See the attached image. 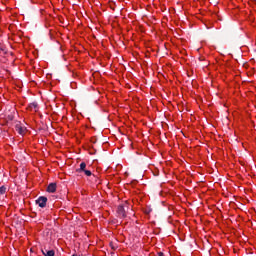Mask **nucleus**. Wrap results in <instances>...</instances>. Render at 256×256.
Returning <instances> with one entry per match:
<instances>
[{
    "label": "nucleus",
    "instance_id": "nucleus-1",
    "mask_svg": "<svg viewBox=\"0 0 256 256\" xmlns=\"http://www.w3.org/2000/svg\"><path fill=\"white\" fill-rule=\"evenodd\" d=\"M36 204L39 205L42 209L44 207H46L47 205V197L45 196H40L37 200H36Z\"/></svg>",
    "mask_w": 256,
    "mask_h": 256
},
{
    "label": "nucleus",
    "instance_id": "nucleus-2",
    "mask_svg": "<svg viewBox=\"0 0 256 256\" xmlns=\"http://www.w3.org/2000/svg\"><path fill=\"white\" fill-rule=\"evenodd\" d=\"M15 129L19 135H25V131H27V128H25L23 125H21V122H17L15 125Z\"/></svg>",
    "mask_w": 256,
    "mask_h": 256
},
{
    "label": "nucleus",
    "instance_id": "nucleus-3",
    "mask_svg": "<svg viewBox=\"0 0 256 256\" xmlns=\"http://www.w3.org/2000/svg\"><path fill=\"white\" fill-rule=\"evenodd\" d=\"M117 213L122 219H125V217H127V212H125V207L123 205L118 206Z\"/></svg>",
    "mask_w": 256,
    "mask_h": 256
},
{
    "label": "nucleus",
    "instance_id": "nucleus-4",
    "mask_svg": "<svg viewBox=\"0 0 256 256\" xmlns=\"http://www.w3.org/2000/svg\"><path fill=\"white\" fill-rule=\"evenodd\" d=\"M57 191V183H50L47 187L48 193H55Z\"/></svg>",
    "mask_w": 256,
    "mask_h": 256
},
{
    "label": "nucleus",
    "instance_id": "nucleus-5",
    "mask_svg": "<svg viewBox=\"0 0 256 256\" xmlns=\"http://www.w3.org/2000/svg\"><path fill=\"white\" fill-rule=\"evenodd\" d=\"M86 167H87V164L85 162H81L80 163V168L76 170L77 173H83V171L86 170Z\"/></svg>",
    "mask_w": 256,
    "mask_h": 256
},
{
    "label": "nucleus",
    "instance_id": "nucleus-6",
    "mask_svg": "<svg viewBox=\"0 0 256 256\" xmlns=\"http://www.w3.org/2000/svg\"><path fill=\"white\" fill-rule=\"evenodd\" d=\"M29 109L30 111H37L39 109V105L37 104V102H33L29 105Z\"/></svg>",
    "mask_w": 256,
    "mask_h": 256
},
{
    "label": "nucleus",
    "instance_id": "nucleus-7",
    "mask_svg": "<svg viewBox=\"0 0 256 256\" xmlns=\"http://www.w3.org/2000/svg\"><path fill=\"white\" fill-rule=\"evenodd\" d=\"M44 256H55L54 250H42Z\"/></svg>",
    "mask_w": 256,
    "mask_h": 256
},
{
    "label": "nucleus",
    "instance_id": "nucleus-8",
    "mask_svg": "<svg viewBox=\"0 0 256 256\" xmlns=\"http://www.w3.org/2000/svg\"><path fill=\"white\" fill-rule=\"evenodd\" d=\"M7 188L5 186L0 187V195H5Z\"/></svg>",
    "mask_w": 256,
    "mask_h": 256
},
{
    "label": "nucleus",
    "instance_id": "nucleus-9",
    "mask_svg": "<svg viewBox=\"0 0 256 256\" xmlns=\"http://www.w3.org/2000/svg\"><path fill=\"white\" fill-rule=\"evenodd\" d=\"M82 173H85L87 177H91L92 175L91 170H85V171H82Z\"/></svg>",
    "mask_w": 256,
    "mask_h": 256
},
{
    "label": "nucleus",
    "instance_id": "nucleus-10",
    "mask_svg": "<svg viewBox=\"0 0 256 256\" xmlns=\"http://www.w3.org/2000/svg\"><path fill=\"white\" fill-rule=\"evenodd\" d=\"M13 119H15V116H13V114H9L7 116V121H13Z\"/></svg>",
    "mask_w": 256,
    "mask_h": 256
},
{
    "label": "nucleus",
    "instance_id": "nucleus-11",
    "mask_svg": "<svg viewBox=\"0 0 256 256\" xmlns=\"http://www.w3.org/2000/svg\"><path fill=\"white\" fill-rule=\"evenodd\" d=\"M200 61H203V58H199Z\"/></svg>",
    "mask_w": 256,
    "mask_h": 256
},
{
    "label": "nucleus",
    "instance_id": "nucleus-12",
    "mask_svg": "<svg viewBox=\"0 0 256 256\" xmlns=\"http://www.w3.org/2000/svg\"><path fill=\"white\" fill-rule=\"evenodd\" d=\"M93 143H96V140H94Z\"/></svg>",
    "mask_w": 256,
    "mask_h": 256
}]
</instances>
